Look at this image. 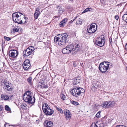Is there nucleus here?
Returning <instances> with one entry per match:
<instances>
[{"label":"nucleus","instance_id":"obj_1","mask_svg":"<svg viewBox=\"0 0 127 127\" xmlns=\"http://www.w3.org/2000/svg\"><path fill=\"white\" fill-rule=\"evenodd\" d=\"M67 49H68L69 52L72 53L74 55L79 50V46L78 44H69L67 46Z\"/></svg>","mask_w":127,"mask_h":127},{"label":"nucleus","instance_id":"obj_2","mask_svg":"<svg viewBox=\"0 0 127 127\" xmlns=\"http://www.w3.org/2000/svg\"><path fill=\"white\" fill-rule=\"evenodd\" d=\"M85 92V90L81 88L75 86L71 91L70 93L74 96L76 97L80 95L81 94Z\"/></svg>","mask_w":127,"mask_h":127},{"label":"nucleus","instance_id":"obj_3","mask_svg":"<svg viewBox=\"0 0 127 127\" xmlns=\"http://www.w3.org/2000/svg\"><path fill=\"white\" fill-rule=\"evenodd\" d=\"M44 113L47 115H51L53 113L54 111L51 109L47 103H44L42 106Z\"/></svg>","mask_w":127,"mask_h":127},{"label":"nucleus","instance_id":"obj_4","mask_svg":"<svg viewBox=\"0 0 127 127\" xmlns=\"http://www.w3.org/2000/svg\"><path fill=\"white\" fill-rule=\"evenodd\" d=\"M109 65V63L108 62H102L100 64L99 69L102 73L105 72L108 69Z\"/></svg>","mask_w":127,"mask_h":127},{"label":"nucleus","instance_id":"obj_5","mask_svg":"<svg viewBox=\"0 0 127 127\" xmlns=\"http://www.w3.org/2000/svg\"><path fill=\"white\" fill-rule=\"evenodd\" d=\"M95 43L96 45L99 46H103L105 43V38L104 35H101L96 38Z\"/></svg>","mask_w":127,"mask_h":127},{"label":"nucleus","instance_id":"obj_6","mask_svg":"<svg viewBox=\"0 0 127 127\" xmlns=\"http://www.w3.org/2000/svg\"><path fill=\"white\" fill-rule=\"evenodd\" d=\"M60 36L59 37L56 36L54 39V42L57 43V44L60 46H62L65 44L66 42Z\"/></svg>","mask_w":127,"mask_h":127},{"label":"nucleus","instance_id":"obj_7","mask_svg":"<svg viewBox=\"0 0 127 127\" xmlns=\"http://www.w3.org/2000/svg\"><path fill=\"white\" fill-rule=\"evenodd\" d=\"M21 15V13L15 12L12 14V18L13 21L15 23L20 24V15Z\"/></svg>","mask_w":127,"mask_h":127},{"label":"nucleus","instance_id":"obj_8","mask_svg":"<svg viewBox=\"0 0 127 127\" xmlns=\"http://www.w3.org/2000/svg\"><path fill=\"white\" fill-rule=\"evenodd\" d=\"M34 48L33 46H29L23 52V56H29L34 53Z\"/></svg>","mask_w":127,"mask_h":127},{"label":"nucleus","instance_id":"obj_9","mask_svg":"<svg viewBox=\"0 0 127 127\" xmlns=\"http://www.w3.org/2000/svg\"><path fill=\"white\" fill-rule=\"evenodd\" d=\"M2 82L4 84L3 88L4 89L7 90L8 91L12 90V89L11 86V84L9 81L6 80H4Z\"/></svg>","mask_w":127,"mask_h":127},{"label":"nucleus","instance_id":"obj_10","mask_svg":"<svg viewBox=\"0 0 127 127\" xmlns=\"http://www.w3.org/2000/svg\"><path fill=\"white\" fill-rule=\"evenodd\" d=\"M23 98L25 102L29 103L32 104L34 103L35 102V98L34 97H32V96L30 97L29 96H23Z\"/></svg>","mask_w":127,"mask_h":127},{"label":"nucleus","instance_id":"obj_11","mask_svg":"<svg viewBox=\"0 0 127 127\" xmlns=\"http://www.w3.org/2000/svg\"><path fill=\"white\" fill-rule=\"evenodd\" d=\"M95 23H93L91 25L89 28L87 29L88 32L90 33H92L95 32L96 30V28L95 27Z\"/></svg>","mask_w":127,"mask_h":127},{"label":"nucleus","instance_id":"obj_12","mask_svg":"<svg viewBox=\"0 0 127 127\" xmlns=\"http://www.w3.org/2000/svg\"><path fill=\"white\" fill-rule=\"evenodd\" d=\"M31 64L30 61L28 60H26L23 64V66L24 70H27L29 68Z\"/></svg>","mask_w":127,"mask_h":127},{"label":"nucleus","instance_id":"obj_13","mask_svg":"<svg viewBox=\"0 0 127 127\" xmlns=\"http://www.w3.org/2000/svg\"><path fill=\"white\" fill-rule=\"evenodd\" d=\"M65 116L67 119H70L71 117V114L69 111L68 110H65L64 112Z\"/></svg>","mask_w":127,"mask_h":127},{"label":"nucleus","instance_id":"obj_14","mask_svg":"<svg viewBox=\"0 0 127 127\" xmlns=\"http://www.w3.org/2000/svg\"><path fill=\"white\" fill-rule=\"evenodd\" d=\"M20 32V28L18 26L13 28L11 29V32L13 34L14 33L16 32L19 33Z\"/></svg>","mask_w":127,"mask_h":127},{"label":"nucleus","instance_id":"obj_15","mask_svg":"<svg viewBox=\"0 0 127 127\" xmlns=\"http://www.w3.org/2000/svg\"><path fill=\"white\" fill-rule=\"evenodd\" d=\"M44 124L46 127H52L53 126V123L51 121H46L44 123Z\"/></svg>","mask_w":127,"mask_h":127},{"label":"nucleus","instance_id":"obj_16","mask_svg":"<svg viewBox=\"0 0 127 127\" xmlns=\"http://www.w3.org/2000/svg\"><path fill=\"white\" fill-rule=\"evenodd\" d=\"M17 56L18 54V51L16 50H11L9 51V56Z\"/></svg>","mask_w":127,"mask_h":127},{"label":"nucleus","instance_id":"obj_17","mask_svg":"<svg viewBox=\"0 0 127 127\" xmlns=\"http://www.w3.org/2000/svg\"><path fill=\"white\" fill-rule=\"evenodd\" d=\"M67 19L66 18L63 19L60 22L59 24V27H63L65 25L67 21Z\"/></svg>","mask_w":127,"mask_h":127},{"label":"nucleus","instance_id":"obj_18","mask_svg":"<svg viewBox=\"0 0 127 127\" xmlns=\"http://www.w3.org/2000/svg\"><path fill=\"white\" fill-rule=\"evenodd\" d=\"M32 93L30 91H28L26 92L24 94L23 96H28L32 97Z\"/></svg>","mask_w":127,"mask_h":127},{"label":"nucleus","instance_id":"obj_19","mask_svg":"<svg viewBox=\"0 0 127 127\" xmlns=\"http://www.w3.org/2000/svg\"><path fill=\"white\" fill-rule=\"evenodd\" d=\"M60 36L64 39V40H65V41L66 42L67 38L68 36L67 34L66 33H64L62 34Z\"/></svg>","mask_w":127,"mask_h":127},{"label":"nucleus","instance_id":"obj_20","mask_svg":"<svg viewBox=\"0 0 127 127\" xmlns=\"http://www.w3.org/2000/svg\"><path fill=\"white\" fill-rule=\"evenodd\" d=\"M101 105L104 108H109L108 106V101H106L103 102V104Z\"/></svg>","mask_w":127,"mask_h":127},{"label":"nucleus","instance_id":"obj_21","mask_svg":"<svg viewBox=\"0 0 127 127\" xmlns=\"http://www.w3.org/2000/svg\"><path fill=\"white\" fill-rule=\"evenodd\" d=\"M108 101L109 107H113L115 105V102L113 101Z\"/></svg>","mask_w":127,"mask_h":127},{"label":"nucleus","instance_id":"obj_22","mask_svg":"<svg viewBox=\"0 0 127 127\" xmlns=\"http://www.w3.org/2000/svg\"><path fill=\"white\" fill-rule=\"evenodd\" d=\"M62 52L64 54H67L70 53L69 52V50L68 49H67V46L65 48H64L62 49Z\"/></svg>","mask_w":127,"mask_h":127},{"label":"nucleus","instance_id":"obj_23","mask_svg":"<svg viewBox=\"0 0 127 127\" xmlns=\"http://www.w3.org/2000/svg\"><path fill=\"white\" fill-rule=\"evenodd\" d=\"M82 19L79 18L77 20L76 23L77 25H81L82 24Z\"/></svg>","mask_w":127,"mask_h":127},{"label":"nucleus","instance_id":"obj_24","mask_svg":"<svg viewBox=\"0 0 127 127\" xmlns=\"http://www.w3.org/2000/svg\"><path fill=\"white\" fill-rule=\"evenodd\" d=\"M123 20L127 23V14H125L123 16Z\"/></svg>","mask_w":127,"mask_h":127},{"label":"nucleus","instance_id":"obj_25","mask_svg":"<svg viewBox=\"0 0 127 127\" xmlns=\"http://www.w3.org/2000/svg\"><path fill=\"white\" fill-rule=\"evenodd\" d=\"M1 97L2 98L5 100H7L9 98L8 96L6 95H1Z\"/></svg>","mask_w":127,"mask_h":127},{"label":"nucleus","instance_id":"obj_26","mask_svg":"<svg viewBox=\"0 0 127 127\" xmlns=\"http://www.w3.org/2000/svg\"><path fill=\"white\" fill-rule=\"evenodd\" d=\"M26 18L25 17V18H24L23 20L20 21L19 24H23L27 23V22H26Z\"/></svg>","mask_w":127,"mask_h":127},{"label":"nucleus","instance_id":"obj_27","mask_svg":"<svg viewBox=\"0 0 127 127\" xmlns=\"http://www.w3.org/2000/svg\"><path fill=\"white\" fill-rule=\"evenodd\" d=\"M60 97L63 100H66V96L63 94H61Z\"/></svg>","mask_w":127,"mask_h":127},{"label":"nucleus","instance_id":"obj_28","mask_svg":"<svg viewBox=\"0 0 127 127\" xmlns=\"http://www.w3.org/2000/svg\"><path fill=\"white\" fill-rule=\"evenodd\" d=\"M40 13H38L35 12L34 14V17L35 19L38 18Z\"/></svg>","mask_w":127,"mask_h":127},{"label":"nucleus","instance_id":"obj_29","mask_svg":"<svg viewBox=\"0 0 127 127\" xmlns=\"http://www.w3.org/2000/svg\"><path fill=\"white\" fill-rule=\"evenodd\" d=\"M41 88H47L48 87L46 85H44L45 84L44 83L43 81H42L41 82Z\"/></svg>","mask_w":127,"mask_h":127},{"label":"nucleus","instance_id":"obj_30","mask_svg":"<svg viewBox=\"0 0 127 127\" xmlns=\"http://www.w3.org/2000/svg\"><path fill=\"white\" fill-rule=\"evenodd\" d=\"M92 9L91 8H86L85 10H84L82 12V13H84L85 12H86L89 11H91V10H92Z\"/></svg>","mask_w":127,"mask_h":127},{"label":"nucleus","instance_id":"obj_31","mask_svg":"<svg viewBox=\"0 0 127 127\" xmlns=\"http://www.w3.org/2000/svg\"><path fill=\"white\" fill-rule=\"evenodd\" d=\"M32 79L31 77H29L27 79V81L31 85L32 84Z\"/></svg>","mask_w":127,"mask_h":127},{"label":"nucleus","instance_id":"obj_32","mask_svg":"<svg viewBox=\"0 0 127 127\" xmlns=\"http://www.w3.org/2000/svg\"><path fill=\"white\" fill-rule=\"evenodd\" d=\"M55 107L56 109H57L60 113H63V111L61 108H58L57 106H56Z\"/></svg>","mask_w":127,"mask_h":127},{"label":"nucleus","instance_id":"obj_33","mask_svg":"<svg viewBox=\"0 0 127 127\" xmlns=\"http://www.w3.org/2000/svg\"><path fill=\"white\" fill-rule=\"evenodd\" d=\"M17 56H9V58L10 60H13L17 58Z\"/></svg>","mask_w":127,"mask_h":127},{"label":"nucleus","instance_id":"obj_34","mask_svg":"<svg viewBox=\"0 0 127 127\" xmlns=\"http://www.w3.org/2000/svg\"><path fill=\"white\" fill-rule=\"evenodd\" d=\"M64 11V9L61 8H60L59 10H58V12L61 14H62Z\"/></svg>","mask_w":127,"mask_h":127},{"label":"nucleus","instance_id":"obj_35","mask_svg":"<svg viewBox=\"0 0 127 127\" xmlns=\"http://www.w3.org/2000/svg\"><path fill=\"white\" fill-rule=\"evenodd\" d=\"M5 108L6 110L8 111H10V109L9 106L8 105H6L5 107Z\"/></svg>","mask_w":127,"mask_h":127},{"label":"nucleus","instance_id":"obj_36","mask_svg":"<svg viewBox=\"0 0 127 127\" xmlns=\"http://www.w3.org/2000/svg\"><path fill=\"white\" fill-rule=\"evenodd\" d=\"M20 21L23 20L24 18H25V16L21 14V15H20Z\"/></svg>","mask_w":127,"mask_h":127},{"label":"nucleus","instance_id":"obj_37","mask_svg":"<svg viewBox=\"0 0 127 127\" xmlns=\"http://www.w3.org/2000/svg\"><path fill=\"white\" fill-rule=\"evenodd\" d=\"M4 39L7 41L10 40L11 39V38L10 37H7L6 36H4Z\"/></svg>","mask_w":127,"mask_h":127},{"label":"nucleus","instance_id":"obj_38","mask_svg":"<svg viewBox=\"0 0 127 127\" xmlns=\"http://www.w3.org/2000/svg\"><path fill=\"white\" fill-rule=\"evenodd\" d=\"M72 103L73 105L76 106L78 104V102H76L75 101H72Z\"/></svg>","mask_w":127,"mask_h":127},{"label":"nucleus","instance_id":"obj_39","mask_svg":"<svg viewBox=\"0 0 127 127\" xmlns=\"http://www.w3.org/2000/svg\"><path fill=\"white\" fill-rule=\"evenodd\" d=\"M100 112H98L96 114V116L97 118H99L100 117Z\"/></svg>","mask_w":127,"mask_h":127},{"label":"nucleus","instance_id":"obj_40","mask_svg":"<svg viewBox=\"0 0 127 127\" xmlns=\"http://www.w3.org/2000/svg\"><path fill=\"white\" fill-rule=\"evenodd\" d=\"M96 87H95V86H93L91 88V90L94 91H95L96 90Z\"/></svg>","mask_w":127,"mask_h":127},{"label":"nucleus","instance_id":"obj_41","mask_svg":"<svg viewBox=\"0 0 127 127\" xmlns=\"http://www.w3.org/2000/svg\"><path fill=\"white\" fill-rule=\"evenodd\" d=\"M109 41L110 44L111 45H112V38L111 37H110L109 38Z\"/></svg>","mask_w":127,"mask_h":127},{"label":"nucleus","instance_id":"obj_42","mask_svg":"<svg viewBox=\"0 0 127 127\" xmlns=\"http://www.w3.org/2000/svg\"><path fill=\"white\" fill-rule=\"evenodd\" d=\"M35 12H37L40 13L39 9V8H36Z\"/></svg>","mask_w":127,"mask_h":127},{"label":"nucleus","instance_id":"obj_43","mask_svg":"<svg viewBox=\"0 0 127 127\" xmlns=\"http://www.w3.org/2000/svg\"><path fill=\"white\" fill-rule=\"evenodd\" d=\"M70 101L69 100H66L65 101V103L66 104L68 105L69 104V102Z\"/></svg>","mask_w":127,"mask_h":127},{"label":"nucleus","instance_id":"obj_44","mask_svg":"<svg viewBox=\"0 0 127 127\" xmlns=\"http://www.w3.org/2000/svg\"><path fill=\"white\" fill-rule=\"evenodd\" d=\"M13 67H14V68H15V69H19V67L18 66H15L14 64L13 65Z\"/></svg>","mask_w":127,"mask_h":127},{"label":"nucleus","instance_id":"obj_45","mask_svg":"<svg viewBox=\"0 0 127 127\" xmlns=\"http://www.w3.org/2000/svg\"><path fill=\"white\" fill-rule=\"evenodd\" d=\"M115 18L116 20H117L119 19V16L118 15H116L114 17Z\"/></svg>","mask_w":127,"mask_h":127},{"label":"nucleus","instance_id":"obj_46","mask_svg":"<svg viewBox=\"0 0 127 127\" xmlns=\"http://www.w3.org/2000/svg\"><path fill=\"white\" fill-rule=\"evenodd\" d=\"M76 83H75L74 82V83H75V84H77L79 83V82H80L79 80L78 79H76Z\"/></svg>","mask_w":127,"mask_h":127},{"label":"nucleus","instance_id":"obj_47","mask_svg":"<svg viewBox=\"0 0 127 127\" xmlns=\"http://www.w3.org/2000/svg\"><path fill=\"white\" fill-rule=\"evenodd\" d=\"M76 65H77L76 63L75 62H74L73 63V66L74 67H75L76 66Z\"/></svg>","mask_w":127,"mask_h":127},{"label":"nucleus","instance_id":"obj_48","mask_svg":"<svg viewBox=\"0 0 127 127\" xmlns=\"http://www.w3.org/2000/svg\"><path fill=\"white\" fill-rule=\"evenodd\" d=\"M3 109V107L2 105H0V111H1Z\"/></svg>","mask_w":127,"mask_h":127},{"label":"nucleus","instance_id":"obj_49","mask_svg":"<svg viewBox=\"0 0 127 127\" xmlns=\"http://www.w3.org/2000/svg\"><path fill=\"white\" fill-rule=\"evenodd\" d=\"M125 48L126 50L127 51V43L126 45H125Z\"/></svg>","mask_w":127,"mask_h":127},{"label":"nucleus","instance_id":"obj_50","mask_svg":"<svg viewBox=\"0 0 127 127\" xmlns=\"http://www.w3.org/2000/svg\"><path fill=\"white\" fill-rule=\"evenodd\" d=\"M124 52L123 51H120V53H124V54H125V52Z\"/></svg>","mask_w":127,"mask_h":127},{"label":"nucleus","instance_id":"obj_51","mask_svg":"<svg viewBox=\"0 0 127 127\" xmlns=\"http://www.w3.org/2000/svg\"><path fill=\"white\" fill-rule=\"evenodd\" d=\"M123 55V54H121V53H120V56H121V55Z\"/></svg>","mask_w":127,"mask_h":127},{"label":"nucleus","instance_id":"obj_52","mask_svg":"<svg viewBox=\"0 0 127 127\" xmlns=\"http://www.w3.org/2000/svg\"><path fill=\"white\" fill-rule=\"evenodd\" d=\"M76 17H75V19H73V21H72V22H73V21H74L75 20V19L76 18Z\"/></svg>","mask_w":127,"mask_h":127},{"label":"nucleus","instance_id":"obj_53","mask_svg":"<svg viewBox=\"0 0 127 127\" xmlns=\"http://www.w3.org/2000/svg\"><path fill=\"white\" fill-rule=\"evenodd\" d=\"M21 106H22V107H24V106L23 105H22Z\"/></svg>","mask_w":127,"mask_h":127},{"label":"nucleus","instance_id":"obj_54","mask_svg":"<svg viewBox=\"0 0 127 127\" xmlns=\"http://www.w3.org/2000/svg\"><path fill=\"white\" fill-rule=\"evenodd\" d=\"M111 52H113V50H112V51H110V53H111Z\"/></svg>","mask_w":127,"mask_h":127},{"label":"nucleus","instance_id":"obj_55","mask_svg":"<svg viewBox=\"0 0 127 127\" xmlns=\"http://www.w3.org/2000/svg\"><path fill=\"white\" fill-rule=\"evenodd\" d=\"M74 82H76V81H74Z\"/></svg>","mask_w":127,"mask_h":127}]
</instances>
